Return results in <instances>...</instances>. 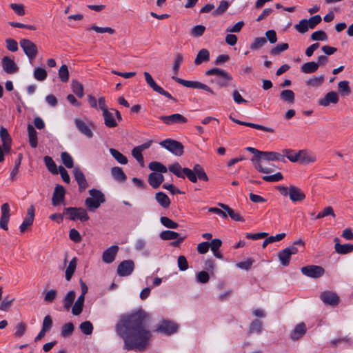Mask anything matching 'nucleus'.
<instances>
[{
    "label": "nucleus",
    "instance_id": "nucleus-3",
    "mask_svg": "<svg viewBox=\"0 0 353 353\" xmlns=\"http://www.w3.org/2000/svg\"><path fill=\"white\" fill-rule=\"evenodd\" d=\"M63 214L68 215L70 220H80L82 222L89 219V216L86 210L82 208H65L63 210Z\"/></svg>",
    "mask_w": 353,
    "mask_h": 353
},
{
    "label": "nucleus",
    "instance_id": "nucleus-59",
    "mask_svg": "<svg viewBox=\"0 0 353 353\" xmlns=\"http://www.w3.org/2000/svg\"><path fill=\"white\" fill-rule=\"evenodd\" d=\"M79 328H80L81 331L86 335L91 334L93 331V325L88 321L81 323L80 324Z\"/></svg>",
    "mask_w": 353,
    "mask_h": 353
},
{
    "label": "nucleus",
    "instance_id": "nucleus-27",
    "mask_svg": "<svg viewBox=\"0 0 353 353\" xmlns=\"http://www.w3.org/2000/svg\"><path fill=\"white\" fill-rule=\"evenodd\" d=\"M0 137L2 141L3 148L10 151L11 145V137L6 128L1 127L0 129Z\"/></svg>",
    "mask_w": 353,
    "mask_h": 353
},
{
    "label": "nucleus",
    "instance_id": "nucleus-64",
    "mask_svg": "<svg viewBox=\"0 0 353 353\" xmlns=\"http://www.w3.org/2000/svg\"><path fill=\"white\" fill-rule=\"evenodd\" d=\"M205 30V27L202 25L194 26L191 30V34L194 37H201Z\"/></svg>",
    "mask_w": 353,
    "mask_h": 353
},
{
    "label": "nucleus",
    "instance_id": "nucleus-2",
    "mask_svg": "<svg viewBox=\"0 0 353 353\" xmlns=\"http://www.w3.org/2000/svg\"><path fill=\"white\" fill-rule=\"evenodd\" d=\"M296 245H301L304 248L305 243L303 240L299 239L293 242V244L278 253V257L280 263L283 266H288L290 264L291 256L299 252Z\"/></svg>",
    "mask_w": 353,
    "mask_h": 353
},
{
    "label": "nucleus",
    "instance_id": "nucleus-18",
    "mask_svg": "<svg viewBox=\"0 0 353 353\" xmlns=\"http://www.w3.org/2000/svg\"><path fill=\"white\" fill-rule=\"evenodd\" d=\"M339 101V94L334 91H331L327 92L323 98L321 99L318 103L321 106L327 107L330 103L336 104Z\"/></svg>",
    "mask_w": 353,
    "mask_h": 353
},
{
    "label": "nucleus",
    "instance_id": "nucleus-50",
    "mask_svg": "<svg viewBox=\"0 0 353 353\" xmlns=\"http://www.w3.org/2000/svg\"><path fill=\"white\" fill-rule=\"evenodd\" d=\"M61 158L64 165L68 168H72L74 165V161L71 155L66 152H63L61 154Z\"/></svg>",
    "mask_w": 353,
    "mask_h": 353
},
{
    "label": "nucleus",
    "instance_id": "nucleus-57",
    "mask_svg": "<svg viewBox=\"0 0 353 353\" xmlns=\"http://www.w3.org/2000/svg\"><path fill=\"white\" fill-rule=\"evenodd\" d=\"M160 221L163 226L168 228L175 229L179 226L177 223L166 216H161L160 218Z\"/></svg>",
    "mask_w": 353,
    "mask_h": 353
},
{
    "label": "nucleus",
    "instance_id": "nucleus-7",
    "mask_svg": "<svg viewBox=\"0 0 353 353\" xmlns=\"http://www.w3.org/2000/svg\"><path fill=\"white\" fill-rule=\"evenodd\" d=\"M75 126L80 133L85 136L87 138H92L93 137V132L92 131V127L94 125L92 122L90 121L85 123L82 119L76 118L74 119Z\"/></svg>",
    "mask_w": 353,
    "mask_h": 353
},
{
    "label": "nucleus",
    "instance_id": "nucleus-39",
    "mask_svg": "<svg viewBox=\"0 0 353 353\" xmlns=\"http://www.w3.org/2000/svg\"><path fill=\"white\" fill-rule=\"evenodd\" d=\"M281 99L289 103H293L295 99V95L291 90H283L280 94Z\"/></svg>",
    "mask_w": 353,
    "mask_h": 353
},
{
    "label": "nucleus",
    "instance_id": "nucleus-12",
    "mask_svg": "<svg viewBox=\"0 0 353 353\" xmlns=\"http://www.w3.org/2000/svg\"><path fill=\"white\" fill-rule=\"evenodd\" d=\"M321 299L323 302L329 305L336 306L340 302V298L336 293L332 291H325L321 294Z\"/></svg>",
    "mask_w": 353,
    "mask_h": 353
},
{
    "label": "nucleus",
    "instance_id": "nucleus-15",
    "mask_svg": "<svg viewBox=\"0 0 353 353\" xmlns=\"http://www.w3.org/2000/svg\"><path fill=\"white\" fill-rule=\"evenodd\" d=\"M178 330V325L172 321L164 320L158 326L157 331L163 332L166 335L175 333Z\"/></svg>",
    "mask_w": 353,
    "mask_h": 353
},
{
    "label": "nucleus",
    "instance_id": "nucleus-31",
    "mask_svg": "<svg viewBox=\"0 0 353 353\" xmlns=\"http://www.w3.org/2000/svg\"><path fill=\"white\" fill-rule=\"evenodd\" d=\"M112 177L117 181L125 182L127 179V176L122 168L120 167H113L110 170Z\"/></svg>",
    "mask_w": 353,
    "mask_h": 353
},
{
    "label": "nucleus",
    "instance_id": "nucleus-53",
    "mask_svg": "<svg viewBox=\"0 0 353 353\" xmlns=\"http://www.w3.org/2000/svg\"><path fill=\"white\" fill-rule=\"evenodd\" d=\"M132 155L138 161L141 167L145 166L144 159L142 155V151L139 150L137 147H134L132 150Z\"/></svg>",
    "mask_w": 353,
    "mask_h": 353
},
{
    "label": "nucleus",
    "instance_id": "nucleus-33",
    "mask_svg": "<svg viewBox=\"0 0 353 353\" xmlns=\"http://www.w3.org/2000/svg\"><path fill=\"white\" fill-rule=\"evenodd\" d=\"M28 140L32 148L37 146V132L34 128L31 125H28Z\"/></svg>",
    "mask_w": 353,
    "mask_h": 353
},
{
    "label": "nucleus",
    "instance_id": "nucleus-47",
    "mask_svg": "<svg viewBox=\"0 0 353 353\" xmlns=\"http://www.w3.org/2000/svg\"><path fill=\"white\" fill-rule=\"evenodd\" d=\"M148 168L150 170L154 171V172H159L160 174L165 173L168 171L167 168L157 161H152L149 163Z\"/></svg>",
    "mask_w": 353,
    "mask_h": 353
},
{
    "label": "nucleus",
    "instance_id": "nucleus-36",
    "mask_svg": "<svg viewBox=\"0 0 353 353\" xmlns=\"http://www.w3.org/2000/svg\"><path fill=\"white\" fill-rule=\"evenodd\" d=\"M319 69V64L314 61H310L303 64L301 70L305 74L314 73Z\"/></svg>",
    "mask_w": 353,
    "mask_h": 353
},
{
    "label": "nucleus",
    "instance_id": "nucleus-35",
    "mask_svg": "<svg viewBox=\"0 0 353 353\" xmlns=\"http://www.w3.org/2000/svg\"><path fill=\"white\" fill-rule=\"evenodd\" d=\"M155 199L158 203L163 208H168L170 205V200L164 192H159L156 193Z\"/></svg>",
    "mask_w": 353,
    "mask_h": 353
},
{
    "label": "nucleus",
    "instance_id": "nucleus-26",
    "mask_svg": "<svg viewBox=\"0 0 353 353\" xmlns=\"http://www.w3.org/2000/svg\"><path fill=\"white\" fill-rule=\"evenodd\" d=\"M164 181L162 174L152 172L148 176V183L154 189L159 188Z\"/></svg>",
    "mask_w": 353,
    "mask_h": 353
},
{
    "label": "nucleus",
    "instance_id": "nucleus-41",
    "mask_svg": "<svg viewBox=\"0 0 353 353\" xmlns=\"http://www.w3.org/2000/svg\"><path fill=\"white\" fill-rule=\"evenodd\" d=\"M77 258H73L69 263L65 270V279L69 281L74 274L77 268Z\"/></svg>",
    "mask_w": 353,
    "mask_h": 353
},
{
    "label": "nucleus",
    "instance_id": "nucleus-56",
    "mask_svg": "<svg viewBox=\"0 0 353 353\" xmlns=\"http://www.w3.org/2000/svg\"><path fill=\"white\" fill-rule=\"evenodd\" d=\"M47 72L44 68H37L34 70V77L39 81H44L47 77Z\"/></svg>",
    "mask_w": 353,
    "mask_h": 353
},
{
    "label": "nucleus",
    "instance_id": "nucleus-22",
    "mask_svg": "<svg viewBox=\"0 0 353 353\" xmlns=\"http://www.w3.org/2000/svg\"><path fill=\"white\" fill-rule=\"evenodd\" d=\"M1 63L4 71L8 74H14L18 70L15 62L8 57H3Z\"/></svg>",
    "mask_w": 353,
    "mask_h": 353
},
{
    "label": "nucleus",
    "instance_id": "nucleus-48",
    "mask_svg": "<svg viewBox=\"0 0 353 353\" xmlns=\"http://www.w3.org/2000/svg\"><path fill=\"white\" fill-rule=\"evenodd\" d=\"M198 176L199 180H202L204 181H208V176L205 172L203 168L199 164H196L194 165L193 169L192 170Z\"/></svg>",
    "mask_w": 353,
    "mask_h": 353
},
{
    "label": "nucleus",
    "instance_id": "nucleus-32",
    "mask_svg": "<svg viewBox=\"0 0 353 353\" xmlns=\"http://www.w3.org/2000/svg\"><path fill=\"white\" fill-rule=\"evenodd\" d=\"M335 251L340 254H347L353 252V245L350 243L340 244L336 243L334 245Z\"/></svg>",
    "mask_w": 353,
    "mask_h": 353
},
{
    "label": "nucleus",
    "instance_id": "nucleus-62",
    "mask_svg": "<svg viewBox=\"0 0 353 353\" xmlns=\"http://www.w3.org/2000/svg\"><path fill=\"white\" fill-rule=\"evenodd\" d=\"M295 29L300 33H305L308 30L310 26L307 22V19H302L298 24L294 26Z\"/></svg>",
    "mask_w": 353,
    "mask_h": 353
},
{
    "label": "nucleus",
    "instance_id": "nucleus-9",
    "mask_svg": "<svg viewBox=\"0 0 353 353\" xmlns=\"http://www.w3.org/2000/svg\"><path fill=\"white\" fill-rule=\"evenodd\" d=\"M301 271L305 276L314 279L320 278L325 272L321 266L314 265L304 266Z\"/></svg>",
    "mask_w": 353,
    "mask_h": 353
},
{
    "label": "nucleus",
    "instance_id": "nucleus-13",
    "mask_svg": "<svg viewBox=\"0 0 353 353\" xmlns=\"http://www.w3.org/2000/svg\"><path fill=\"white\" fill-rule=\"evenodd\" d=\"M316 161V156L312 152L307 150H301L298 151V162L303 165H307L314 163Z\"/></svg>",
    "mask_w": 353,
    "mask_h": 353
},
{
    "label": "nucleus",
    "instance_id": "nucleus-17",
    "mask_svg": "<svg viewBox=\"0 0 353 353\" xmlns=\"http://www.w3.org/2000/svg\"><path fill=\"white\" fill-rule=\"evenodd\" d=\"M159 119L163 121L167 125H172L174 123H184L188 121V119L182 114L176 113L169 116H161Z\"/></svg>",
    "mask_w": 353,
    "mask_h": 353
},
{
    "label": "nucleus",
    "instance_id": "nucleus-11",
    "mask_svg": "<svg viewBox=\"0 0 353 353\" xmlns=\"http://www.w3.org/2000/svg\"><path fill=\"white\" fill-rule=\"evenodd\" d=\"M134 269V263L132 260L122 261L117 267V274L120 276L130 275Z\"/></svg>",
    "mask_w": 353,
    "mask_h": 353
},
{
    "label": "nucleus",
    "instance_id": "nucleus-8",
    "mask_svg": "<svg viewBox=\"0 0 353 353\" xmlns=\"http://www.w3.org/2000/svg\"><path fill=\"white\" fill-rule=\"evenodd\" d=\"M145 81L147 84L154 91L157 93L167 97L169 99L174 100V99L172 97V95L168 93L167 91L164 90L161 86L158 85L154 80L153 79L151 74L148 72H145L143 73Z\"/></svg>",
    "mask_w": 353,
    "mask_h": 353
},
{
    "label": "nucleus",
    "instance_id": "nucleus-51",
    "mask_svg": "<svg viewBox=\"0 0 353 353\" xmlns=\"http://www.w3.org/2000/svg\"><path fill=\"white\" fill-rule=\"evenodd\" d=\"M74 329V324L71 322L65 323L61 327V334L63 337L70 336Z\"/></svg>",
    "mask_w": 353,
    "mask_h": 353
},
{
    "label": "nucleus",
    "instance_id": "nucleus-14",
    "mask_svg": "<svg viewBox=\"0 0 353 353\" xmlns=\"http://www.w3.org/2000/svg\"><path fill=\"white\" fill-rule=\"evenodd\" d=\"M1 216L0 218V228L4 230H8V223L10 217V209L8 203H3L1 207Z\"/></svg>",
    "mask_w": 353,
    "mask_h": 353
},
{
    "label": "nucleus",
    "instance_id": "nucleus-28",
    "mask_svg": "<svg viewBox=\"0 0 353 353\" xmlns=\"http://www.w3.org/2000/svg\"><path fill=\"white\" fill-rule=\"evenodd\" d=\"M218 205L226 211L227 214H228L232 220L236 221H244L243 218L240 215V214L234 211L228 205L221 203H218Z\"/></svg>",
    "mask_w": 353,
    "mask_h": 353
},
{
    "label": "nucleus",
    "instance_id": "nucleus-23",
    "mask_svg": "<svg viewBox=\"0 0 353 353\" xmlns=\"http://www.w3.org/2000/svg\"><path fill=\"white\" fill-rule=\"evenodd\" d=\"M260 159L263 160L267 161H279L285 163V159L283 158V155L281 153L276 152H262L261 153V156H259Z\"/></svg>",
    "mask_w": 353,
    "mask_h": 353
},
{
    "label": "nucleus",
    "instance_id": "nucleus-6",
    "mask_svg": "<svg viewBox=\"0 0 353 353\" xmlns=\"http://www.w3.org/2000/svg\"><path fill=\"white\" fill-rule=\"evenodd\" d=\"M172 79L173 80H174L176 82L183 85L185 87L194 88V89L203 90H205V91L211 93L212 94H214V92H213V90L208 85H207L206 84H204L201 82L196 81L184 80L181 78L176 77L175 76H173L172 77Z\"/></svg>",
    "mask_w": 353,
    "mask_h": 353
},
{
    "label": "nucleus",
    "instance_id": "nucleus-54",
    "mask_svg": "<svg viewBox=\"0 0 353 353\" xmlns=\"http://www.w3.org/2000/svg\"><path fill=\"white\" fill-rule=\"evenodd\" d=\"M46 166L50 172L53 174H57V165L53 159L48 156H46L43 159Z\"/></svg>",
    "mask_w": 353,
    "mask_h": 353
},
{
    "label": "nucleus",
    "instance_id": "nucleus-34",
    "mask_svg": "<svg viewBox=\"0 0 353 353\" xmlns=\"http://www.w3.org/2000/svg\"><path fill=\"white\" fill-rule=\"evenodd\" d=\"M76 297V293L74 290L69 291L63 297V303L65 310H69Z\"/></svg>",
    "mask_w": 353,
    "mask_h": 353
},
{
    "label": "nucleus",
    "instance_id": "nucleus-60",
    "mask_svg": "<svg viewBox=\"0 0 353 353\" xmlns=\"http://www.w3.org/2000/svg\"><path fill=\"white\" fill-rule=\"evenodd\" d=\"M232 80V77L229 73L228 79V78H225V77H219L218 79H216V80L212 79L211 82L212 83H215L219 87L222 88V87H227L230 81H231Z\"/></svg>",
    "mask_w": 353,
    "mask_h": 353
},
{
    "label": "nucleus",
    "instance_id": "nucleus-24",
    "mask_svg": "<svg viewBox=\"0 0 353 353\" xmlns=\"http://www.w3.org/2000/svg\"><path fill=\"white\" fill-rule=\"evenodd\" d=\"M306 326L304 323H300L294 327L290 334V338L293 341H296L303 337L306 332Z\"/></svg>",
    "mask_w": 353,
    "mask_h": 353
},
{
    "label": "nucleus",
    "instance_id": "nucleus-25",
    "mask_svg": "<svg viewBox=\"0 0 353 353\" xmlns=\"http://www.w3.org/2000/svg\"><path fill=\"white\" fill-rule=\"evenodd\" d=\"M230 118L232 119V121H234V123L239 124V125L250 127V128H255L257 130H263V131L270 132V133H273L274 132V129L272 128L265 127V126H263V125H261L259 124L241 121L232 118V117H230Z\"/></svg>",
    "mask_w": 353,
    "mask_h": 353
},
{
    "label": "nucleus",
    "instance_id": "nucleus-10",
    "mask_svg": "<svg viewBox=\"0 0 353 353\" xmlns=\"http://www.w3.org/2000/svg\"><path fill=\"white\" fill-rule=\"evenodd\" d=\"M73 174L74 179L79 185V191L80 192H84L88 187V183L83 172L79 167H75L73 170Z\"/></svg>",
    "mask_w": 353,
    "mask_h": 353
},
{
    "label": "nucleus",
    "instance_id": "nucleus-42",
    "mask_svg": "<svg viewBox=\"0 0 353 353\" xmlns=\"http://www.w3.org/2000/svg\"><path fill=\"white\" fill-rule=\"evenodd\" d=\"M281 154L283 155V158L286 157L292 163L298 162V152H295L292 149H284L282 150Z\"/></svg>",
    "mask_w": 353,
    "mask_h": 353
},
{
    "label": "nucleus",
    "instance_id": "nucleus-52",
    "mask_svg": "<svg viewBox=\"0 0 353 353\" xmlns=\"http://www.w3.org/2000/svg\"><path fill=\"white\" fill-rule=\"evenodd\" d=\"M168 169L176 176L183 179L185 178V176L183 174V169L179 163H175L172 165H170Z\"/></svg>",
    "mask_w": 353,
    "mask_h": 353
},
{
    "label": "nucleus",
    "instance_id": "nucleus-45",
    "mask_svg": "<svg viewBox=\"0 0 353 353\" xmlns=\"http://www.w3.org/2000/svg\"><path fill=\"white\" fill-rule=\"evenodd\" d=\"M87 30H94L97 33H108L110 34H113L115 33V30L110 27H99L95 25H92L90 27L87 28Z\"/></svg>",
    "mask_w": 353,
    "mask_h": 353
},
{
    "label": "nucleus",
    "instance_id": "nucleus-55",
    "mask_svg": "<svg viewBox=\"0 0 353 353\" xmlns=\"http://www.w3.org/2000/svg\"><path fill=\"white\" fill-rule=\"evenodd\" d=\"M59 77L62 82H68L69 80V71L66 65H62L59 70Z\"/></svg>",
    "mask_w": 353,
    "mask_h": 353
},
{
    "label": "nucleus",
    "instance_id": "nucleus-37",
    "mask_svg": "<svg viewBox=\"0 0 353 353\" xmlns=\"http://www.w3.org/2000/svg\"><path fill=\"white\" fill-rule=\"evenodd\" d=\"M110 153L112 156V157L119 163L123 165H125L128 163V161L125 156L121 154L119 150L114 148H110Z\"/></svg>",
    "mask_w": 353,
    "mask_h": 353
},
{
    "label": "nucleus",
    "instance_id": "nucleus-19",
    "mask_svg": "<svg viewBox=\"0 0 353 353\" xmlns=\"http://www.w3.org/2000/svg\"><path fill=\"white\" fill-rule=\"evenodd\" d=\"M289 197L292 202H299L305 199V194L299 188L290 185L289 187Z\"/></svg>",
    "mask_w": 353,
    "mask_h": 353
},
{
    "label": "nucleus",
    "instance_id": "nucleus-46",
    "mask_svg": "<svg viewBox=\"0 0 353 353\" xmlns=\"http://www.w3.org/2000/svg\"><path fill=\"white\" fill-rule=\"evenodd\" d=\"M262 159L260 158H252L251 159L252 162L253 163L254 168L261 173H270L272 172V170L268 168H265L263 166L261 163Z\"/></svg>",
    "mask_w": 353,
    "mask_h": 353
},
{
    "label": "nucleus",
    "instance_id": "nucleus-20",
    "mask_svg": "<svg viewBox=\"0 0 353 353\" xmlns=\"http://www.w3.org/2000/svg\"><path fill=\"white\" fill-rule=\"evenodd\" d=\"M65 194V190L63 186L57 185L54 188L52 198V205L57 206L62 203L64 200Z\"/></svg>",
    "mask_w": 353,
    "mask_h": 353
},
{
    "label": "nucleus",
    "instance_id": "nucleus-29",
    "mask_svg": "<svg viewBox=\"0 0 353 353\" xmlns=\"http://www.w3.org/2000/svg\"><path fill=\"white\" fill-rule=\"evenodd\" d=\"M210 52L205 48L200 50L194 59V64L199 65L203 62H208L210 61Z\"/></svg>",
    "mask_w": 353,
    "mask_h": 353
},
{
    "label": "nucleus",
    "instance_id": "nucleus-38",
    "mask_svg": "<svg viewBox=\"0 0 353 353\" xmlns=\"http://www.w3.org/2000/svg\"><path fill=\"white\" fill-rule=\"evenodd\" d=\"M205 75H207V76L214 75V76H216L218 78L219 77H225V78L228 79V77H229V73L227 71L220 69V68H212V69H210V70L205 71Z\"/></svg>",
    "mask_w": 353,
    "mask_h": 353
},
{
    "label": "nucleus",
    "instance_id": "nucleus-1",
    "mask_svg": "<svg viewBox=\"0 0 353 353\" xmlns=\"http://www.w3.org/2000/svg\"><path fill=\"white\" fill-rule=\"evenodd\" d=\"M148 320L149 315L142 310L121 316L115 328L124 341L125 350L143 351L149 345L152 334L148 329Z\"/></svg>",
    "mask_w": 353,
    "mask_h": 353
},
{
    "label": "nucleus",
    "instance_id": "nucleus-43",
    "mask_svg": "<svg viewBox=\"0 0 353 353\" xmlns=\"http://www.w3.org/2000/svg\"><path fill=\"white\" fill-rule=\"evenodd\" d=\"M71 87L72 92L79 97L82 98L83 97V86L77 80H72L71 83Z\"/></svg>",
    "mask_w": 353,
    "mask_h": 353
},
{
    "label": "nucleus",
    "instance_id": "nucleus-49",
    "mask_svg": "<svg viewBox=\"0 0 353 353\" xmlns=\"http://www.w3.org/2000/svg\"><path fill=\"white\" fill-rule=\"evenodd\" d=\"M180 234L174 231L165 230L160 233L159 236L163 240H174L176 239Z\"/></svg>",
    "mask_w": 353,
    "mask_h": 353
},
{
    "label": "nucleus",
    "instance_id": "nucleus-58",
    "mask_svg": "<svg viewBox=\"0 0 353 353\" xmlns=\"http://www.w3.org/2000/svg\"><path fill=\"white\" fill-rule=\"evenodd\" d=\"M339 91L343 95H349L351 92V89L349 86L347 81H340L338 84Z\"/></svg>",
    "mask_w": 353,
    "mask_h": 353
},
{
    "label": "nucleus",
    "instance_id": "nucleus-44",
    "mask_svg": "<svg viewBox=\"0 0 353 353\" xmlns=\"http://www.w3.org/2000/svg\"><path fill=\"white\" fill-rule=\"evenodd\" d=\"M324 79L325 78L323 75L313 77L306 81V85L309 87L313 88L319 87L323 84Z\"/></svg>",
    "mask_w": 353,
    "mask_h": 353
},
{
    "label": "nucleus",
    "instance_id": "nucleus-61",
    "mask_svg": "<svg viewBox=\"0 0 353 353\" xmlns=\"http://www.w3.org/2000/svg\"><path fill=\"white\" fill-rule=\"evenodd\" d=\"M261 330H262V323L261 321L254 320L251 323V324L250 325V328H249L250 334L253 333V332L260 333L261 332Z\"/></svg>",
    "mask_w": 353,
    "mask_h": 353
},
{
    "label": "nucleus",
    "instance_id": "nucleus-5",
    "mask_svg": "<svg viewBox=\"0 0 353 353\" xmlns=\"http://www.w3.org/2000/svg\"><path fill=\"white\" fill-rule=\"evenodd\" d=\"M19 44L30 61L35 59L38 54V49L34 43L28 39H22Z\"/></svg>",
    "mask_w": 353,
    "mask_h": 353
},
{
    "label": "nucleus",
    "instance_id": "nucleus-16",
    "mask_svg": "<svg viewBox=\"0 0 353 353\" xmlns=\"http://www.w3.org/2000/svg\"><path fill=\"white\" fill-rule=\"evenodd\" d=\"M34 219V208L30 205L27 210V214L23 221L19 226V230L21 233L25 232L33 223Z\"/></svg>",
    "mask_w": 353,
    "mask_h": 353
},
{
    "label": "nucleus",
    "instance_id": "nucleus-21",
    "mask_svg": "<svg viewBox=\"0 0 353 353\" xmlns=\"http://www.w3.org/2000/svg\"><path fill=\"white\" fill-rule=\"evenodd\" d=\"M119 250L117 245H112L106 249L102 254V260L105 263H111L115 259Z\"/></svg>",
    "mask_w": 353,
    "mask_h": 353
},
{
    "label": "nucleus",
    "instance_id": "nucleus-63",
    "mask_svg": "<svg viewBox=\"0 0 353 353\" xmlns=\"http://www.w3.org/2000/svg\"><path fill=\"white\" fill-rule=\"evenodd\" d=\"M85 205L90 211H94L100 207L99 203L96 202V200H94V199L91 197H88L85 200Z\"/></svg>",
    "mask_w": 353,
    "mask_h": 353
},
{
    "label": "nucleus",
    "instance_id": "nucleus-4",
    "mask_svg": "<svg viewBox=\"0 0 353 353\" xmlns=\"http://www.w3.org/2000/svg\"><path fill=\"white\" fill-rule=\"evenodd\" d=\"M160 145L176 156L181 157L183 154L184 147L183 144L178 141L167 139L161 141Z\"/></svg>",
    "mask_w": 353,
    "mask_h": 353
},
{
    "label": "nucleus",
    "instance_id": "nucleus-30",
    "mask_svg": "<svg viewBox=\"0 0 353 353\" xmlns=\"http://www.w3.org/2000/svg\"><path fill=\"white\" fill-rule=\"evenodd\" d=\"M103 117L104 119V124L106 127L113 128L117 126V122L114 119V114L112 112L108 110L103 112Z\"/></svg>",
    "mask_w": 353,
    "mask_h": 353
},
{
    "label": "nucleus",
    "instance_id": "nucleus-40",
    "mask_svg": "<svg viewBox=\"0 0 353 353\" xmlns=\"http://www.w3.org/2000/svg\"><path fill=\"white\" fill-rule=\"evenodd\" d=\"M89 194L90 197L96 200V202H98L100 205L105 201L103 193L99 190L91 189L89 190Z\"/></svg>",
    "mask_w": 353,
    "mask_h": 353
}]
</instances>
